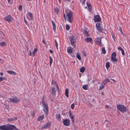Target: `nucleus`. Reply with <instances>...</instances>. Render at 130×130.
Wrapping results in <instances>:
<instances>
[{"mask_svg":"<svg viewBox=\"0 0 130 130\" xmlns=\"http://www.w3.org/2000/svg\"><path fill=\"white\" fill-rule=\"evenodd\" d=\"M13 129H14L16 130L18 129L15 125L11 124H8L0 126V130H13Z\"/></svg>","mask_w":130,"mask_h":130,"instance_id":"f257e3e1","label":"nucleus"},{"mask_svg":"<svg viewBox=\"0 0 130 130\" xmlns=\"http://www.w3.org/2000/svg\"><path fill=\"white\" fill-rule=\"evenodd\" d=\"M117 109L122 112H126L127 109L126 107L124 105L118 104L117 106Z\"/></svg>","mask_w":130,"mask_h":130,"instance_id":"f03ea898","label":"nucleus"},{"mask_svg":"<svg viewBox=\"0 0 130 130\" xmlns=\"http://www.w3.org/2000/svg\"><path fill=\"white\" fill-rule=\"evenodd\" d=\"M42 107L43 108L42 110L44 111L46 116H47L48 113V106L47 105L43 102L42 103Z\"/></svg>","mask_w":130,"mask_h":130,"instance_id":"7ed1b4c3","label":"nucleus"},{"mask_svg":"<svg viewBox=\"0 0 130 130\" xmlns=\"http://www.w3.org/2000/svg\"><path fill=\"white\" fill-rule=\"evenodd\" d=\"M52 92L50 94V97L51 100L53 101V98L55 96L56 90L54 87L52 88Z\"/></svg>","mask_w":130,"mask_h":130,"instance_id":"20e7f679","label":"nucleus"},{"mask_svg":"<svg viewBox=\"0 0 130 130\" xmlns=\"http://www.w3.org/2000/svg\"><path fill=\"white\" fill-rule=\"evenodd\" d=\"M9 100L11 102L14 103H18L20 101V100L16 96L13 97L9 99Z\"/></svg>","mask_w":130,"mask_h":130,"instance_id":"39448f33","label":"nucleus"},{"mask_svg":"<svg viewBox=\"0 0 130 130\" xmlns=\"http://www.w3.org/2000/svg\"><path fill=\"white\" fill-rule=\"evenodd\" d=\"M72 14L73 13L72 12H69L67 14V16L68 18V21L70 23H72L73 22Z\"/></svg>","mask_w":130,"mask_h":130,"instance_id":"423d86ee","label":"nucleus"},{"mask_svg":"<svg viewBox=\"0 0 130 130\" xmlns=\"http://www.w3.org/2000/svg\"><path fill=\"white\" fill-rule=\"evenodd\" d=\"M69 38L71 42V44L73 46H75V44L74 42L75 41L74 37L73 36H71L69 37Z\"/></svg>","mask_w":130,"mask_h":130,"instance_id":"0eeeda50","label":"nucleus"},{"mask_svg":"<svg viewBox=\"0 0 130 130\" xmlns=\"http://www.w3.org/2000/svg\"><path fill=\"white\" fill-rule=\"evenodd\" d=\"M101 23H98L96 24L97 28L98 31L100 32H102L103 27L101 26Z\"/></svg>","mask_w":130,"mask_h":130,"instance_id":"6e6552de","label":"nucleus"},{"mask_svg":"<svg viewBox=\"0 0 130 130\" xmlns=\"http://www.w3.org/2000/svg\"><path fill=\"white\" fill-rule=\"evenodd\" d=\"M26 15L27 18L28 20H33V16L31 13L28 12L27 14Z\"/></svg>","mask_w":130,"mask_h":130,"instance_id":"1a4fd4ad","label":"nucleus"},{"mask_svg":"<svg viewBox=\"0 0 130 130\" xmlns=\"http://www.w3.org/2000/svg\"><path fill=\"white\" fill-rule=\"evenodd\" d=\"M96 44L100 46L102 45L101 39L97 37L95 40Z\"/></svg>","mask_w":130,"mask_h":130,"instance_id":"9d476101","label":"nucleus"},{"mask_svg":"<svg viewBox=\"0 0 130 130\" xmlns=\"http://www.w3.org/2000/svg\"><path fill=\"white\" fill-rule=\"evenodd\" d=\"M70 120L68 119L64 120L63 121V122L64 125L66 126H69L70 124Z\"/></svg>","mask_w":130,"mask_h":130,"instance_id":"9b49d317","label":"nucleus"},{"mask_svg":"<svg viewBox=\"0 0 130 130\" xmlns=\"http://www.w3.org/2000/svg\"><path fill=\"white\" fill-rule=\"evenodd\" d=\"M94 21L95 22H99L101 20V19L99 15H96L94 17Z\"/></svg>","mask_w":130,"mask_h":130,"instance_id":"f8f14e48","label":"nucleus"},{"mask_svg":"<svg viewBox=\"0 0 130 130\" xmlns=\"http://www.w3.org/2000/svg\"><path fill=\"white\" fill-rule=\"evenodd\" d=\"M4 19L7 21L8 22H10L11 21L12 18L11 15H9L8 16L6 17H5Z\"/></svg>","mask_w":130,"mask_h":130,"instance_id":"ddd939ff","label":"nucleus"},{"mask_svg":"<svg viewBox=\"0 0 130 130\" xmlns=\"http://www.w3.org/2000/svg\"><path fill=\"white\" fill-rule=\"evenodd\" d=\"M51 124V122H49L47 123L46 124H45L43 125L42 127V128L43 129H44L48 128L50 126Z\"/></svg>","mask_w":130,"mask_h":130,"instance_id":"4468645a","label":"nucleus"},{"mask_svg":"<svg viewBox=\"0 0 130 130\" xmlns=\"http://www.w3.org/2000/svg\"><path fill=\"white\" fill-rule=\"evenodd\" d=\"M52 84L53 86H55L56 87L57 91H59V88L57 83L53 80L52 81Z\"/></svg>","mask_w":130,"mask_h":130,"instance_id":"2eb2a0df","label":"nucleus"},{"mask_svg":"<svg viewBox=\"0 0 130 130\" xmlns=\"http://www.w3.org/2000/svg\"><path fill=\"white\" fill-rule=\"evenodd\" d=\"M17 117L8 118L7 119V121L8 122H11L14 121L15 120H17Z\"/></svg>","mask_w":130,"mask_h":130,"instance_id":"dca6fc26","label":"nucleus"},{"mask_svg":"<svg viewBox=\"0 0 130 130\" xmlns=\"http://www.w3.org/2000/svg\"><path fill=\"white\" fill-rule=\"evenodd\" d=\"M56 118L59 121H61L60 115L59 113H57L56 115Z\"/></svg>","mask_w":130,"mask_h":130,"instance_id":"f3484780","label":"nucleus"},{"mask_svg":"<svg viewBox=\"0 0 130 130\" xmlns=\"http://www.w3.org/2000/svg\"><path fill=\"white\" fill-rule=\"evenodd\" d=\"M69 114L70 117V119H71L73 123H74V117L72 115L71 113L70 112H69Z\"/></svg>","mask_w":130,"mask_h":130,"instance_id":"a211bd4d","label":"nucleus"},{"mask_svg":"<svg viewBox=\"0 0 130 130\" xmlns=\"http://www.w3.org/2000/svg\"><path fill=\"white\" fill-rule=\"evenodd\" d=\"M73 48L71 47H69L67 48V51L68 53H71L73 52Z\"/></svg>","mask_w":130,"mask_h":130,"instance_id":"6ab92c4d","label":"nucleus"},{"mask_svg":"<svg viewBox=\"0 0 130 130\" xmlns=\"http://www.w3.org/2000/svg\"><path fill=\"white\" fill-rule=\"evenodd\" d=\"M92 39L91 38H86L85 40L87 43L90 42L92 41Z\"/></svg>","mask_w":130,"mask_h":130,"instance_id":"aec40b11","label":"nucleus"},{"mask_svg":"<svg viewBox=\"0 0 130 130\" xmlns=\"http://www.w3.org/2000/svg\"><path fill=\"white\" fill-rule=\"evenodd\" d=\"M105 85V84L104 83V82H102V83L101 84V85L100 87V90H102L104 87Z\"/></svg>","mask_w":130,"mask_h":130,"instance_id":"412c9836","label":"nucleus"},{"mask_svg":"<svg viewBox=\"0 0 130 130\" xmlns=\"http://www.w3.org/2000/svg\"><path fill=\"white\" fill-rule=\"evenodd\" d=\"M7 72L9 74H10L13 75H15L16 74V73L12 71H7Z\"/></svg>","mask_w":130,"mask_h":130,"instance_id":"4be33fe9","label":"nucleus"},{"mask_svg":"<svg viewBox=\"0 0 130 130\" xmlns=\"http://www.w3.org/2000/svg\"><path fill=\"white\" fill-rule=\"evenodd\" d=\"M87 4L89 9L90 10H91L92 9V7L90 4L88 2H87Z\"/></svg>","mask_w":130,"mask_h":130,"instance_id":"5701e85b","label":"nucleus"},{"mask_svg":"<svg viewBox=\"0 0 130 130\" xmlns=\"http://www.w3.org/2000/svg\"><path fill=\"white\" fill-rule=\"evenodd\" d=\"M68 93L69 91L68 89V88H67L65 91V95L67 98H68L69 96Z\"/></svg>","mask_w":130,"mask_h":130,"instance_id":"b1692460","label":"nucleus"},{"mask_svg":"<svg viewBox=\"0 0 130 130\" xmlns=\"http://www.w3.org/2000/svg\"><path fill=\"white\" fill-rule=\"evenodd\" d=\"M88 85H84L83 86V89L85 90H87L88 89Z\"/></svg>","mask_w":130,"mask_h":130,"instance_id":"393cba45","label":"nucleus"},{"mask_svg":"<svg viewBox=\"0 0 130 130\" xmlns=\"http://www.w3.org/2000/svg\"><path fill=\"white\" fill-rule=\"evenodd\" d=\"M85 68L84 67H82L80 69V72H81L83 73V72L85 70Z\"/></svg>","mask_w":130,"mask_h":130,"instance_id":"a878e982","label":"nucleus"},{"mask_svg":"<svg viewBox=\"0 0 130 130\" xmlns=\"http://www.w3.org/2000/svg\"><path fill=\"white\" fill-rule=\"evenodd\" d=\"M44 118V115H43L42 116L39 117V118L38 119V121H40L42 120Z\"/></svg>","mask_w":130,"mask_h":130,"instance_id":"bb28decb","label":"nucleus"},{"mask_svg":"<svg viewBox=\"0 0 130 130\" xmlns=\"http://www.w3.org/2000/svg\"><path fill=\"white\" fill-rule=\"evenodd\" d=\"M52 22L53 25V29L55 30L56 29V25L55 23L53 21H52Z\"/></svg>","mask_w":130,"mask_h":130,"instance_id":"cd10ccee","label":"nucleus"},{"mask_svg":"<svg viewBox=\"0 0 130 130\" xmlns=\"http://www.w3.org/2000/svg\"><path fill=\"white\" fill-rule=\"evenodd\" d=\"M0 45L2 46H5L6 45V43L5 42H2L0 44Z\"/></svg>","mask_w":130,"mask_h":130,"instance_id":"c85d7f7f","label":"nucleus"},{"mask_svg":"<svg viewBox=\"0 0 130 130\" xmlns=\"http://www.w3.org/2000/svg\"><path fill=\"white\" fill-rule=\"evenodd\" d=\"M116 56V53L115 52L113 53L111 55V58H115Z\"/></svg>","mask_w":130,"mask_h":130,"instance_id":"c756f323","label":"nucleus"},{"mask_svg":"<svg viewBox=\"0 0 130 130\" xmlns=\"http://www.w3.org/2000/svg\"><path fill=\"white\" fill-rule=\"evenodd\" d=\"M106 68L108 69L109 68L110 66V64L109 62H107L106 63Z\"/></svg>","mask_w":130,"mask_h":130,"instance_id":"7c9ffc66","label":"nucleus"},{"mask_svg":"<svg viewBox=\"0 0 130 130\" xmlns=\"http://www.w3.org/2000/svg\"><path fill=\"white\" fill-rule=\"evenodd\" d=\"M76 57L79 60H80L81 59V58L80 56V55L78 53H77L76 55Z\"/></svg>","mask_w":130,"mask_h":130,"instance_id":"2f4dec72","label":"nucleus"},{"mask_svg":"<svg viewBox=\"0 0 130 130\" xmlns=\"http://www.w3.org/2000/svg\"><path fill=\"white\" fill-rule=\"evenodd\" d=\"M111 60L114 62H116L117 61L118 59L115 58H111Z\"/></svg>","mask_w":130,"mask_h":130,"instance_id":"473e14b6","label":"nucleus"},{"mask_svg":"<svg viewBox=\"0 0 130 130\" xmlns=\"http://www.w3.org/2000/svg\"><path fill=\"white\" fill-rule=\"evenodd\" d=\"M37 48H35L34 50V51L32 52V54H33V56H34V54L37 52Z\"/></svg>","mask_w":130,"mask_h":130,"instance_id":"72a5a7b5","label":"nucleus"},{"mask_svg":"<svg viewBox=\"0 0 130 130\" xmlns=\"http://www.w3.org/2000/svg\"><path fill=\"white\" fill-rule=\"evenodd\" d=\"M6 78L5 77H0V82L1 81L6 79Z\"/></svg>","mask_w":130,"mask_h":130,"instance_id":"f704fd0d","label":"nucleus"},{"mask_svg":"<svg viewBox=\"0 0 130 130\" xmlns=\"http://www.w3.org/2000/svg\"><path fill=\"white\" fill-rule=\"evenodd\" d=\"M49 57L50 58V66H51L52 62L53 59L50 56Z\"/></svg>","mask_w":130,"mask_h":130,"instance_id":"c9c22d12","label":"nucleus"},{"mask_svg":"<svg viewBox=\"0 0 130 130\" xmlns=\"http://www.w3.org/2000/svg\"><path fill=\"white\" fill-rule=\"evenodd\" d=\"M102 52L104 54H105L106 53V51L105 50L104 47H103L102 48Z\"/></svg>","mask_w":130,"mask_h":130,"instance_id":"e433bc0d","label":"nucleus"},{"mask_svg":"<svg viewBox=\"0 0 130 130\" xmlns=\"http://www.w3.org/2000/svg\"><path fill=\"white\" fill-rule=\"evenodd\" d=\"M104 82H105V83L106 84L107 82H109L110 80L109 79H107V78H106L104 80Z\"/></svg>","mask_w":130,"mask_h":130,"instance_id":"4c0bfd02","label":"nucleus"},{"mask_svg":"<svg viewBox=\"0 0 130 130\" xmlns=\"http://www.w3.org/2000/svg\"><path fill=\"white\" fill-rule=\"evenodd\" d=\"M66 29L67 30H69L70 28L69 25L67 24H66Z\"/></svg>","mask_w":130,"mask_h":130,"instance_id":"58836bf2","label":"nucleus"},{"mask_svg":"<svg viewBox=\"0 0 130 130\" xmlns=\"http://www.w3.org/2000/svg\"><path fill=\"white\" fill-rule=\"evenodd\" d=\"M84 32L85 33L87 37L89 36L88 32L86 30H84Z\"/></svg>","mask_w":130,"mask_h":130,"instance_id":"ea45409f","label":"nucleus"},{"mask_svg":"<svg viewBox=\"0 0 130 130\" xmlns=\"http://www.w3.org/2000/svg\"><path fill=\"white\" fill-rule=\"evenodd\" d=\"M55 45L56 46L57 49H58V44L56 40H55Z\"/></svg>","mask_w":130,"mask_h":130,"instance_id":"a19ab883","label":"nucleus"},{"mask_svg":"<svg viewBox=\"0 0 130 130\" xmlns=\"http://www.w3.org/2000/svg\"><path fill=\"white\" fill-rule=\"evenodd\" d=\"M55 12H56L57 13H58L59 12L58 11V9L57 8H55Z\"/></svg>","mask_w":130,"mask_h":130,"instance_id":"79ce46f5","label":"nucleus"},{"mask_svg":"<svg viewBox=\"0 0 130 130\" xmlns=\"http://www.w3.org/2000/svg\"><path fill=\"white\" fill-rule=\"evenodd\" d=\"M22 6L21 5H20L19 7V9L20 11H21L22 10Z\"/></svg>","mask_w":130,"mask_h":130,"instance_id":"37998d69","label":"nucleus"},{"mask_svg":"<svg viewBox=\"0 0 130 130\" xmlns=\"http://www.w3.org/2000/svg\"><path fill=\"white\" fill-rule=\"evenodd\" d=\"M71 107L72 109H74V103H73L71 105Z\"/></svg>","mask_w":130,"mask_h":130,"instance_id":"c03bdc74","label":"nucleus"},{"mask_svg":"<svg viewBox=\"0 0 130 130\" xmlns=\"http://www.w3.org/2000/svg\"><path fill=\"white\" fill-rule=\"evenodd\" d=\"M121 51V53L122 55L123 56H124L125 55V53L124 51V50L123 49Z\"/></svg>","mask_w":130,"mask_h":130,"instance_id":"a18cd8bd","label":"nucleus"},{"mask_svg":"<svg viewBox=\"0 0 130 130\" xmlns=\"http://www.w3.org/2000/svg\"><path fill=\"white\" fill-rule=\"evenodd\" d=\"M24 21L25 23H26V24L28 26H29V25L28 24L27 22L25 20V17H24Z\"/></svg>","mask_w":130,"mask_h":130,"instance_id":"49530a36","label":"nucleus"},{"mask_svg":"<svg viewBox=\"0 0 130 130\" xmlns=\"http://www.w3.org/2000/svg\"><path fill=\"white\" fill-rule=\"evenodd\" d=\"M83 54L85 56H86V53L84 51H83Z\"/></svg>","mask_w":130,"mask_h":130,"instance_id":"de8ad7c7","label":"nucleus"},{"mask_svg":"<svg viewBox=\"0 0 130 130\" xmlns=\"http://www.w3.org/2000/svg\"><path fill=\"white\" fill-rule=\"evenodd\" d=\"M118 49L120 50L121 51L123 49L122 48L120 47H118Z\"/></svg>","mask_w":130,"mask_h":130,"instance_id":"09e8293b","label":"nucleus"},{"mask_svg":"<svg viewBox=\"0 0 130 130\" xmlns=\"http://www.w3.org/2000/svg\"><path fill=\"white\" fill-rule=\"evenodd\" d=\"M35 111H33V112L32 113V115L33 116V117H35Z\"/></svg>","mask_w":130,"mask_h":130,"instance_id":"8fccbe9b","label":"nucleus"},{"mask_svg":"<svg viewBox=\"0 0 130 130\" xmlns=\"http://www.w3.org/2000/svg\"><path fill=\"white\" fill-rule=\"evenodd\" d=\"M29 56H31V51H29Z\"/></svg>","mask_w":130,"mask_h":130,"instance_id":"3c124183","label":"nucleus"},{"mask_svg":"<svg viewBox=\"0 0 130 130\" xmlns=\"http://www.w3.org/2000/svg\"><path fill=\"white\" fill-rule=\"evenodd\" d=\"M117 29H118V28H117ZM118 30H120V31H121V30H121V27H119V29H118Z\"/></svg>","mask_w":130,"mask_h":130,"instance_id":"603ef678","label":"nucleus"},{"mask_svg":"<svg viewBox=\"0 0 130 130\" xmlns=\"http://www.w3.org/2000/svg\"><path fill=\"white\" fill-rule=\"evenodd\" d=\"M105 107L106 108H109V107L108 105H106L105 106Z\"/></svg>","mask_w":130,"mask_h":130,"instance_id":"864d4df0","label":"nucleus"},{"mask_svg":"<svg viewBox=\"0 0 130 130\" xmlns=\"http://www.w3.org/2000/svg\"><path fill=\"white\" fill-rule=\"evenodd\" d=\"M50 52L51 54L52 53H53V51L52 50H50Z\"/></svg>","mask_w":130,"mask_h":130,"instance_id":"5fc2aeb1","label":"nucleus"},{"mask_svg":"<svg viewBox=\"0 0 130 130\" xmlns=\"http://www.w3.org/2000/svg\"><path fill=\"white\" fill-rule=\"evenodd\" d=\"M0 75L1 76H3V73L2 72H1L0 73Z\"/></svg>","mask_w":130,"mask_h":130,"instance_id":"6e6d98bb","label":"nucleus"},{"mask_svg":"<svg viewBox=\"0 0 130 130\" xmlns=\"http://www.w3.org/2000/svg\"><path fill=\"white\" fill-rule=\"evenodd\" d=\"M111 80H112L113 81V82H116V80L114 79H111Z\"/></svg>","mask_w":130,"mask_h":130,"instance_id":"4d7b16f0","label":"nucleus"},{"mask_svg":"<svg viewBox=\"0 0 130 130\" xmlns=\"http://www.w3.org/2000/svg\"><path fill=\"white\" fill-rule=\"evenodd\" d=\"M43 43H44V44H45L46 43V42H45V40H43Z\"/></svg>","mask_w":130,"mask_h":130,"instance_id":"13d9d810","label":"nucleus"},{"mask_svg":"<svg viewBox=\"0 0 130 130\" xmlns=\"http://www.w3.org/2000/svg\"><path fill=\"white\" fill-rule=\"evenodd\" d=\"M112 37L113 38V40H114V41H116L115 40V38L113 37V36H112Z\"/></svg>","mask_w":130,"mask_h":130,"instance_id":"bf43d9fd","label":"nucleus"},{"mask_svg":"<svg viewBox=\"0 0 130 130\" xmlns=\"http://www.w3.org/2000/svg\"><path fill=\"white\" fill-rule=\"evenodd\" d=\"M61 0H58V1L59 3L60 4L61 3Z\"/></svg>","mask_w":130,"mask_h":130,"instance_id":"052dcab7","label":"nucleus"},{"mask_svg":"<svg viewBox=\"0 0 130 130\" xmlns=\"http://www.w3.org/2000/svg\"><path fill=\"white\" fill-rule=\"evenodd\" d=\"M120 31L122 33V34L123 35V32H122V31L121 30V31Z\"/></svg>","mask_w":130,"mask_h":130,"instance_id":"680f3d73","label":"nucleus"},{"mask_svg":"<svg viewBox=\"0 0 130 130\" xmlns=\"http://www.w3.org/2000/svg\"><path fill=\"white\" fill-rule=\"evenodd\" d=\"M11 0H8V2L9 3L10 1Z\"/></svg>","mask_w":130,"mask_h":130,"instance_id":"e2e57ef3","label":"nucleus"},{"mask_svg":"<svg viewBox=\"0 0 130 130\" xmlns=\"http://www.w3.org/2000/svg\"><path fill=\"white\" fill-rule=\"evenodd\" d=\"M86 0H84V1H83V3H85V1Z\"/></svg>","mask_w":130,"mask_h":130,"instance_id":"0e129e2a","label":"nucleus"},{"mask_svg":"<svg viewBox=\"0 0 130 130\" xmlns=\"http://www.w3.org/2000/svg\"><path fill=\"white\" fill-rule=\"evenodd\" d=\"M63 16L64 17V19H65V18H66V16L65 15H63Z\"/></svg>","mask_w":130,"mask_h":130,"instance_id":"69168bd1","label":"nucleus"},{"mask_svg":"<svg viewBox=\"0 0 130 130\" xmlns=\"http://www.w3.org/2000/svg\"><path fill=\"white\" fill-rule=\"evenodd\" d=\"M66 0L68 1H70L71 0Z\"/></svg>","mask_w":130,"mask_h":130,"instance_id":"338daca9","label":"nucleus"},{"mask_svg":"<svg viewBox=\"0 0 130 130\" xmlns=\"http://www.w3.org/2000/svg\"><path fill=\"white\" fill-rule=\"evenodd\" d=\"M65 15V14L64 13H63V15Z\"/></svg>","mask_w":130,"mask_h":130,"instance_id":"774afa93","label":"nucleus"}]
</instances>
